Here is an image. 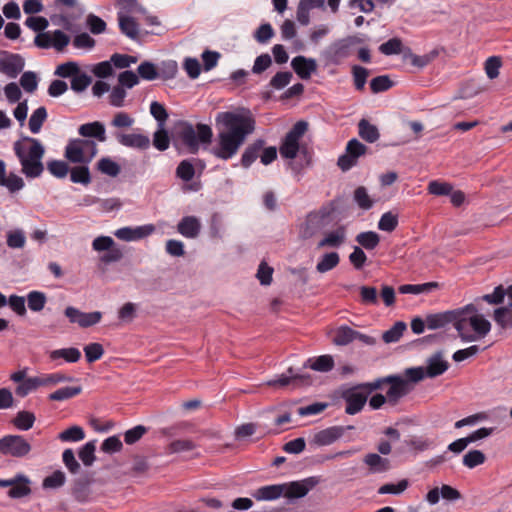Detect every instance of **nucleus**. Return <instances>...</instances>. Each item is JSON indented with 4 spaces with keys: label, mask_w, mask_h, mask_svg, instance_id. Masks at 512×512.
<instances>
[{
    "label": "nucleus",
    "mask_w": 512,
    "mask_h": 512,
    "mask_svg": "<svg viewBox=\"0 0 512 512\" xmlns=\"http://www.w3.org/2000/svg\"><path fill=\"white\" fill-rule=\"evenodd\" d=\"M289 376L282 375L278 379L270 380L267 382L269 386H287L289 384H295L298 383L301 384H308L310 381V377L306 375H300V374H294V370L292 367L288 369Z\"/></svg>",
    "instance_id": "29"
},
{
    "label": "nucleus",
    "mask_w": 512,
    "mask_h": 512,
    "mask_svg": "<svg viewBox=\"0 0 512 512\" xmlns=\"http://www.w3.org/2000/svg\"><path fill=\"white\" fill-rule=\"evenodd\" d=\"M397 226L398 216L391 211L384 213L378 222V228L385 232H392Z\"/></svg>",
    "instance_id": "57"
},
{
    "label": "nucleus",
    "mask_w": 512,
    "mask_h": 512,
    "mask_svg": "<svg viewBox=\"0 0 512 512\" xmlns=\"http://www.w3.org/2000/svg\"><path fill=\"white\" fill-rule=\"evenodd\" d=\"M92 78L86 73L79 72L71 79V89L76 93H81L91 84Z\"/></svg>",
    "instance_id": "60"
},
{
    "label": "nucleus",
    "mask_w": 512,
    "mask_h": 512,
    "mask_svg": "<svg viewBox=\"0 0 512 512\" xmlns=\"http://www.w3.org/2000/svg\"><path fill=\"white\" fill-rule=\"evenodd\" d=\"M360 301L364 305H376L378 304V292L375 287L372 286H361L359 288Z\"/></svg>",
    "instance_id": "58"
},
{
    "label": "nucleus",
    "mask_w": 512,
    "mask_h": 512,
    "mask_svg": "<svg viewBox=\"0 0 512 512\" xmlns=\"http://www.w3.org/2000/svg\"><path fill=\"white\" fill-rule=\"evenodd\" d=\"M97 169L110 177H116L120 173V166L108 157L101 158L97 163Z\"/></svg>",
    "instance_id": "47"
},
{
    "label": "nucleus",
    "mask_w": 512,
    "mask_h": 512,
    "mask_svg": "<svg viewBox=\"0 0 512 512\" xmlns=\"http://www.w3.org/2000/svg\"><path fill=\"white\" fill-rule=\"evenodd\" d=\"M339 261L340 257L337 252L326 253L317 263L316 270L319 273H326L335 268L339 264Z\"/></svg>",
    "instance_id": "41"
},
{
    "label": "nucleus",
    "mask_w": 512,
    "mask_h": 512,
    "mask_svg": "<svg viewBox=\"0 0 512 512\" xmlns=\"http://www.w3.org/2000/svg\"><path fill=\"white\" fill-rule=\"evenodd\" d=\"M368 147L356 138L348 141L345 154L338 158L337 165L342 171H348L358 162V158L365 155Z\"/></svg>",
    "instance_id": "9"
},
{
    "label": "nucleus",
    "mask_w": 512,
    "mask_h": 512,
    "mask_svg": "<svg viewBox=\"0 0 512 512\" xmlns=\"http://www.w3.org/2000/svg\"><path fill=\"white\" fill-rule=\"evenodd\" d=\"M449 368V363L443 359L442 351H437L427 360V366L425 369L426 376L429 378H435L442 375Z\"/></svg>",
    "instance_id": "20"
},
{
    "label": "nucleus",
    "mask_w": 512,
    "mask_h": 512,
    "mask_svg": "<svg viewBox=\"0 0 512 512\" xmlns=\"http://www.w3.org/2000/svg\"><path fill=\"white\" fill-rule=\"evenodd\" d=\"M358 134L368 143H374L380 137L378 128L364 118L361 119L358 123Z\"/></svg>",
    "instance_id": "31"
},
{
    "label": "nucleus",
    "mask_w": 512,
    "mask_h": 512,
    "mask_svg": "<svg viewBox=\"0 0 512 512\" xmlns=\"http://www.w3.org/2000/svg\"><path fill=\"white\" fill-rule=\"evenodd\" d=\"M354 85L357 90H363L369 75V71L362 66L354 65L352 67Z\"/></svg>",
    "instance_id": "63"
},
{
    "label": "nucleus",
    "mask_w": 512,
    "mask_h": 512,
    "mask_svg": "<svg viewBox=\"0 0 512 512\" xmlns=\"http://www.w3.org/2000/svg\"><path fill=\"white\" fill-rule=\"evenodd\" d=\"M346 240V228L341 225L336 230L329 232L326 236L318 243V248L324 247H340Z\"/></svg>",
    "instance_id": "26"
},
{
    "label": "nucleus",
    "mask_w": 512,
    "mask_h": 512,
    "mask_svg": "<svg viewBox=\"0 0 512 512\" xmlns=\"http://www.w3.org/2000/svg\"><path fill=\"white\" fill-rule=\"evenodd\" d=\"M118 23L120 31L127 36L128 38L132 40H137L139 37V24L136 22V20L128 16L126 14H123L122 12L118 13Z\"/></svg>",
    "instance_id": "25"
},
{
    "label": "nucleus",
    "mask_w": 512,
    "mask_h": 512,
    "mask_svg": "<svg viewBox=\"0 0 512 512\" xmlns=\"http://www.w3.org/2000/svg\"><path fill=\"white\" fill-rule=\"evenodd\" d=\"M406 328L407 325L405 322L397 321L389 330L382 334V340L385 343L397 342L403 335V332L406 330Z\"/></svg>",
    "instance_id": "43"
},
{
    "label": "nucleus",
    "mask_w": 512,
    "mask_h": 512,
    "mask_svg": "<svg viewBox=\"0 0 512 512\" xmlns=\"http://www.w3.org/2000/svg\"><path fill=\"white\" fill-rule=\"evenodd\" d=\"M176 176L185 181H191L195 176L194 165L189 160H182L176 168Z\"/></svg>",
    "instance_id": "52"
},
{
    "label": "nucleus",
    "mask_w": 512,
    "mask_h": 512,
    "mask_svg": "<svg viewBox=\"0 0 512 512\" xmlns=\"http://www.w3.org/2000/svg\"><path fill=\"white\" fill-rule=\"evenodd\" d=\"M31 449L30 443L21 435H5L0 439V453L4 456L23 458Z\"/></svg>",
    "instance_id": "8"
},
{
    "label": "nucleus",
    "mask_w": 512,
    "mask_h": 512,
    "mask_svg": "<svg viewBox=\"0 0 512 512\" xmlns=\"http://www.w3.org/2000/svg\"><path fill=\"white\" fill-rule=\"evenodd\" d=\"M14 151L26 177L36 178L42 174L44 166L41 159L44 156L45 149L38 139L22 136L14 143Z\"/></svg>",
    "instance_id": "3"
},
{
    "label": "nucleus",
    "mask_w": 512,
    "mask_h": 512,
    "mask_svg": "<svg viewBox=\"0 0 512 512\" xmlns=\"http://www.w3.org/2000/svg\"><path fill=\"white\" fill-rule=\"evenodd\" d=\"M344 433V426L328 427L317 432L312 439V443L317 446H327L340 439Z\"/></svg>",
    "instance_id": "17"
},
{
    "label": "nucleus",
    "mask_w": 512,
    "mask_h": 512,
    "mask_svg": "<svg viewBox=\"0 0 512 512\" xmlns=\"http://www.w3.org/2000/svg\"><path fill=\"white\" fill-rule=\"evenodd\" d=\"M41 387L40 377H29L15 388V394L18 397H26L28 394L36 391Z\"/></svg>",
    "instance_id": "36"
},
{
    "label": "nucleus",
    "mask_w": 512,
    "mask_h": 512,
    "mask_svg": "<svg viewBox=\"0 0 512 512\" xmlns=\"http://www.w3.org/2000/svg\"><path fill=\"white\" fill-rule=\"evenodd\" d=\"M47 169L49 172L57 177L64 178L69 172V166L66 162L62 160H52L47 163Z\"/></svg>",
    "instance_id": "64"
},
{
    "label": "nucleus",
    "mask_w": 512,
    "mask_h": 512,
    "mask_svg": "<svg viewBox=\"0 0 512 512\" xmlns=\"http://www.w3.org/2000/svg\"><path fill=\"white\" fill-rule=\"evenodd\" d=\"M394 83L388 75H380L370 81V88L373 93H380L389 90Z\"/></svg>",
    "instance_id": "53"
},
{
    "label": "nucleus",
    "mask_w": 512,
    "mask_h": 512,
    "mask_svg": "<svg viewBox=\"0 0 512 512\" xmlns=\"http://www.w3.org/2000/svg\"><path fill=\"white\" fill-rule=\"evenodd\" d=\"M304 367H309L319 372H328L334 367V359L331 355H322L315 359H308Z\"/></svg>",
    "instance_id": "32"
},
{
    "label": "nucleus",
    "mask_w": 512,
    "mask_h": 512,
    "mask_svg": "<svg viewBox=\"0 0 512 512\" xmlns=\"http://www.w3.org/2000/svg\"><path fill=\"white\" fill-rule=\"evenodd\" d=\"M0 55V72L10 78L17 77L24 68V58L19 54L9 53L7 51H2Z\"/></svg>",
    "instance_id": "13"
},
{
    "label": "nucleus",
    "mask_w": 512,
    "mask_h": 512,
    "mask_svg": "<svg viewBox=\"0 0 512 512\" xmlns=\"http://www.w3.org/2000/svg\"><path fill=\"white\" fill-rule=\"evenodd\" d=\"M456 313L457 308L444 312L428 314L426 316V325L432 330L444 328L449 324L454 326V323H456Z\"/></svg>",
    "instance_id": "16"
},
{
    "label": "nucleus",
    "mask_w": 512,
    "mask_h": 512,
    "mask_svg": "<svg viewBox=\"0 0 512 512\" xmlns=\"http://www.w3.org/2000/svg\"><path fill=\"white\" fill-rule=\"evenodd\" d=\"M72 495L78 502H85L90 495L88 482L78 479L74 481Z\"/></svg>",
    "instance_id": "50"
},
{
    "label": "nucleus",
    "mask_w": 512,
    "mask_h": 512,
    "mask_svg": "<svg viewBox=\"0 0 512 512\" xmlns=\"http://www.w3.org/2000/svg\"><path fill=\"white\" fill-rule=\"evenodd\" d=\"M80 67L78 63L68 61L57 66L54 74L62 78H73L76 74H79Z\"/></svg>",
    "instance_id": "51"
},
{
    "label": "nucleus",
    "mask_w": 512,
    "mask_h": 512,
    "mask_svg": "<svg viewBox=\"0 0 512 512\" xmlns=\"http://www.w3.org/2000/svg\"><path fill=\"white\" fill-rule=\"evenodd\" d=\"M137 73L139 78L147 81H153L159 78L158 67L150 61H143L138 66Z\"/></svg>",
    "instance_id": "42"
},
{
    "label": "nucleus",
    "mask_w": 512,
    "mask_h": 512,
    "mask_svg": "<svg viewBox=\"0 0 512 512\" xmlns=\"http://www.w3.org/2000/svg\"><path fill=\"white\" fill-rule=\"evenodd\" d=\"M98 152L92 140L72 139L65 148V158L71 163L89 164Z\"/></svg>",
    "instance_id": "6"
},
{
    "label": "nucleus",
    "mask_w": 512,
    "mask_h": 512,
    "mask_svg": "<svg viewBox=\"0 0 512 512\" xmlns=\"http://www.w3.org/2000/svg\"><path fill=\"white\" fill-rule=\"evenodd\" d=\"M363 462L369 467L371 473H383L391 468L390 460L377 453L366 454Z\"/></svg>",
    "instance_id": "23"
},
{
    "label": "nucleus",
    "mask_w": 512,
    "mask_h": 512,
    "mask_svg": "<svg viewBox=\"0 0 512 512\" xmlns=\"http://www.w3.org/2000/svg\"><path fill=\"white\" fill-rule=\"evenodd\" d=\"M64 315L69 319L70 323H77L82 328L94 326L102 318V313L99 311L85 313L72 306L65 308Z\"/></svg>",
    "instance_id": "12"
},
{
    "label": "nucleus",
    "mask_w": 512,
    "mask_h": 512,
    "mask_svg": "<svg viewBox=\"0 0 512 512\" xmlns=\"http://www.w3.org/2000/svg\"><path fill=\"white\" fill-rule=\"evenodd\" d=\"M78 133L82 137L95 138L100 142H105L107 139L105 126L103 123L99 121H94L81 125L78 129Z\"/></svg>",
    "instance_id": "24"
},
{
    "label": "nucleus",
    "mask_w": 512,
    "mask_h": 512,
    "mask_svg": "<svg viewBox=\"0 0 512 512\" xmlns=\"http://www.w3.org/2000/svg\"><path fill=\"white\" fill-rule=\"evenodd\" d=\"M70 179L73 183L88 185L91 183V174L88 164L75 166L70 170Z\"/></svg>",
    "instance_id": "37"
},
{
    "label": "nucleus",
    "mask_w": 512,
    "mask_h": 512,
    "mask_svg": "<svg viewBox=\"0 0 512 512\" xmlns=\"http://www.w3.org/2000/svg\"><path fill=\"white\" fill-rule=\"evenodd\" d=\"M36 417L34 413L30 411H19L16 416L12 419L11 423L18 429L22 431H27L31 429L35 423Z\"/></svg>",
    "instance_id": "33"
},
{
    "label": "nucleus",
    "mask_w": 512,
    "mask_h": 512,
    "mask_svg": "<svg viewBox=\"0 0 512 512\" xmlns=\"http://www.w3.org/2000/svg\"><path fill=\"white\" fill-rule=\"evenodd\" d=\"M47 118V110L41 106L37 108L29 118V129L32 133L36 134L41 130L43 123Z\"/></svg>",
    "instance_id": "44"
},
{
    "label": "nucleus",
    "mask_w": 512,
    "mask_h": 512,
    "mask_svg": "<svg viewBox=\"0 0 512 512\" xmlns=\"http://www.w3.org/2000/svg\"><path fill=\"white\" fill-rule=\"evenodd\" d=\"M28 307L33 312H40L45 307L47 297L40 291H31L27 295Z\"/></svg>",
    "instance_id": "45"
},
{
    "label": "nucleus",
    "mask_w": 512,
    "mask_h": 512,
    "mask_svg": "<svg viewBox=\"0 0 512 512\" xmlns=\"http://www.w3.org/2000/svg\"><path fill=\"white\" fill-rule=\"evenodd\" d=\"M403 43L402 40L394 37L389 39L388 41L382 43L379 46V51L384 55H395L400 54L402 52Z\"/></svg>",
    "instance_id": "54"
},
{
    "label": "nucleus",
    "mask_w": 512,
    "mask_h": 512,
    "mask_svg": "<svg viewBox=\"0 0 512 512\" xmlns=\"http://www.w3.org/2000/svg\"><path fill=\"white\" fill-rule=\"evenodd\" d=\"M385 381L390 385L386 397L388 403L392 406L397 405L399 400L411 391V385L408 383V380L400 375H388Z\"/></svg>",
    "instance_id": "10"
},
{
    "label": "nucleus",
    "mask_w": 512,
    "mask_h": 512,
    "mask_svg": "<svg viewBox=\"0 0 512 512\" xmlns=\"http://www.w3.org/2000/svg\"><path fill=\"white\" fill-rule=\"evenodd\" d=\"M59 358H63L65 361L69 363H75L79 361V359L81 358V352L79 351V349L71 347L53 350L50 353L51 360H57Z\"/></svg>",
    "instance_id": "38"
},
{
    "label": "nucleus",
    "mask_w": 512,
    "mask_h": 512,
    "mask_svg": "<svg viewBox=\"0 0 512 512\" xmlns=\"http://www.w3.org/2000/svg\"><path fill=\"white\" fill-rule=\"evenodd\" d=\"M362 42L363 39L356 35H351L343 39H340L333 43V45L331 46L333 56L339 59L346 58L350 55V49Z\"/></svg>",
    "instance_id": "21"
},
{
    "label": "nucleus",
    "mask_w": 512,
    "mask_h": 512,
    "mask_svg": "<svg viewBox=\"0 0 512 512\" xmlns=\"http://www.w3.org/2000/svg\"><path fill=\"white\" fill-rule=\"evenodd\" d=\"M95 442H87L79 451V458L85 466H91L95 461Z\"/></svg>",
    "instance_id": "61"
},
{
    "label": "nucleus",
    "mask_w": 512,
    "mask_h": 512,
    "mask_svg": "<svg viewBox=\"0 0 512 512\" xmlns=\"http://www.w3.org/2000/svg\"><path fill=\"white\" fill-rule=\"evenodd\" d=\"M177 230L184 237L193 239L199 235L201 224L195 216H185L178 223Z\"/></svg>",
    "instance_id": "22"
},
{
    "label": "nucleus",
    "mask_w": 512,
    "mask_h": 512,
    "mask_svg": "<svg viewBox=\"0 0 512 512\" xmlns=\"http://www.w3.org/2000/svg\"><path fill=\"white\" fill-rule=\"evenodd\" d=\"M85 357L88 363H93L99 360L104 354V348L102 344L94 342L87 344L84 347Z\"/></svg>",
    "instance_id": "59"
},
{
    "label": "nucleus",
    "mask_w": 512,
    "mask_h": 512,
    "mask_svg": "<svg viewBox=\"0 0 512 512\" xmlns=\"http://www.w3.org/2000/svg\"><path fill=\"white\" fill-rule=\"evenodd\" d=\"M320 480L316 476H311L300 481L283 483L285 486L284 497L288 499H298L305 497L310 490L319 484Z\"/></svg>",
    "instance_id": "11"
},
{
    "label": "nucleus",
    "mask_w": 512,
    "mask_h": 512,
    "mask_svg": "<svg viewBox=\"0 0 512 512\" xmlns=\"http://www.w3.org/2000/svg\"><path fill=\"white\" fill-rule=\"evenodd\" d=\"M85 433L82 427L74 425L61 432L58 438L64 442H77L83 440Z\"/></svg>",
    "instance_id": "49"
},
{
    "label": "nucleus",
    "mask_w": 512,
    "mask_h": 512,
    "mask_svg": "<svg viewBox=\"0 0 512 512\" xmlns=\"http://www.w3.org/2000/svg\"><path fill=\"white\" fill-rule=\"evenodd\" d=\"M327 222H323L317 214L309 212L304 223L300 226V236L303 239H309L326 226Z\"/></svg>",
    "instance_id": "19"
},
{
    "label": "nucleus",
    "mask_w": 512,
    "mask_h": 512,
    "mask_svg": "<svg viewBox=\"0 0 512 512\" xmlns=\"http://www.w3.org/2000/svg\"><path fill=\"white\" fill-rule=\"evenodd\" d=\"M150 113L158 122V127L165 126L169 115L164 105L157 101H153L150 105Z\"/></svg>",
    "instance_id": "62"
},
{
    "label": "nucleus",
    "mask_w": 512,
    "mask_h": 512,
    "mask_svg": "<svg viewBox=\"0 0 512 512\" xmlns=\"http://www.w3.org/2000/svg\"><path fill=\"white\" fill-rule=\"evenodd\" d=\"M293 78V74L290 71H279L270 80L269 86L276 90L285 88Z\"/></svg>",
    "instance_id": "56"
},
{
    "label": "nucleus",
    "mask_w": 512,
    "mask_h": 512,
    "mask_svg": "<svg viewBox=\"0 0 512 512\" xmlns=\"http://www.w3.org/2000/svg\"><path fill=\"white\" fill-rule=\"evenodd\" d=\"M338 393L340 398L346 402L345 413L348 415H356L361 412L369 397L360 384L342 385Z\"/></svg>",
    "instance_id": "7"
},
{
    "label": "nucleus",
    "mask_w": 512,
    "mask_h": 512,
    "mask_svg": "<svg viewBox=\"0 0 512 512\" xmlns=\"http://www.w3.org/2000/svg\"><path fill=\"white\" fill-rule=\"evenodd\" d=\"M454 328L463 342L484 338L491 329V323L479 313L474 303L457 308Z\"/></svg>",
    "instance_id": "2"
},
{
    "label": "nucleus",
    "mask_w": 512,
    "mask_h": 512,
    "mask_svg": "<svg viewBox=\"0 0 512 512\" xmlns=\"http://www.w3.org/2000/svg\"><path fill=\"white\" fill-rule=\"evenodd\" d=\"M284 489H285V486H283V484H274V485L263 486V487L258 488L253 493V497L256 500H267V501L275 500V499H278L279 497H281L282 495L284 496Z\"/></svg>",
    "instance_id": "28"
},
{
    "label": "nucleus",
    "mask_w": 512,
    "mask_h": 512,
    "mask_svg": "<svg viewBox=\"0 0 512 512\" xmlns=\"http://www.w3.org/2000/svg\"><path fill=\"white\" fill-rule=\"evenodd\" d=\"M170 137L164 126L158 127L153 134V146L159 151H165L169 148Z\"/></svg>",
    "instance_id": "48"
},
{
    "label": "nucleus",
    "mask_w": 512,
    "mask_h": 512,
    "mask_svg": "<svg viewBox=\"0 0 512 512\" xmlns=\"http://www.w3.org/2000/svg\"><path fill=\"white\" fill-rule=\"evenodd\" d=\"M355 240L366 250H373L379 245L380 236L374 231H366L359 233Z\"/></svg>",
    "instance_id": "35"
},
{
    "label": "nucleus",
    "mask_w": 512,
    "mask_h": 512,
    "mask_svg": "<svg viewBox=\"0 0 512 512\" xmlns=\"http://www.w3.org/2000/svg\"><path fill=\"white\" fill-rule=\"evenodd\" d=\"M356 330L347 325L340 326L333 338V343L338 346H345L355 340Z\"/></svg>",
    "instance_id": "34"
},
{
    "label": "nucleus",
    "mask_w": 512,
    "mask_h": 512,
    "mask_svg": "<svg viewBox=\"0 0 512 512\" xmlns=\"http://www.w3.org/2000/svg\"><path fill=\"white\" fill-rule=\"evenodd\" d=\"M264 145L265 141L263 139H257L253 143L249 144L241 156L242 167L249 168L259 157V153L264 148Z\"/></svg>",
    "instance_id": "27"
},
{
    "label": "nucleus",
    "mask_w": 512,
    "mask_h": 512,
    "mask_svg": "<svg viewBox=\"0 0 512 512\" xmlns=\"http://www.w3.org/2000/svg\"><path fill=\"white\" fill-rule=\"evenodd\" d=\"M353 200L362 210H369L374 205V201L370 198L368 191L364 186H359L354 190Z\"/></svg>",
    "instance_id": "39"
},
{
    "label": "nucleus",
    "mask_w": 512,
    "mask_h": 512,
    "mask_svg": "<svg viewBox=\"0 0 512 512\" xmlns=\"http://www.w3.org/2000/svg\"><path fill=\"white\" fill-rule=\"evenodd\" d=\"M216 123L224 128L217 134V144L211 149V154L220 160L227 161L233 158L252 134L256 122L250 111L239 113L234 111L220 112L216 116Z\"/></svg>",
    "instance_id": "1"
},
{
    "label": "nucleus",
    "mask_w": 512,
    "mask_h": 512,
    "mask_svg": "<svg viewBox=\"0 0 512 512\" xmlns=\"http://www.w3.org/2000/svg\"><path fill=\"white\" fill-rule=\"evenodd\" d=\"M114 136L121 145L126 147L141 150H146L150 147L149 137L143 134H124L121 132H115Z\"/></svg>",
    "instance_id": "18"
},
{
    "label": "nucleus",
    "mask_w": 512,
    "mask_h": 512,
    "mask_svg": "<svg viewBox=\"0 0 512 512\" xmlns=\"http://www.w3.org/2000/svg\"><path fill=\"white\" fill-rule=\"evenodd\" d=\"M82 392L81 386L62 387L53 393L49 394L48 398L51 401H64L79 395Z\"/></svg>",
    "instance_id": "40"
},
{
    "label": "nucleus",
    "mask_w": 512,
    "mask_h": 512,
    "mask_svg": "<svg viewBox=\"0 0 512 512\" xmlns=\"http://www.w3.org/2000/svg\"><path fill=\"white\" fill-rule=\"evenodd\" d=\"M17 484L11 486L8 491V496L13 499H19L31 494V488L29 486L30 480L23 474L16 475Z\"/></svg>",
    "instance_id": "30"
},
{
    "label": "nucleus",
    "mask_w": 512,
    "mask_h": 512,
    "mask_svg": "<svg viewBox=\"0 0 512 512\" xmlns=\"http://www.w3.org/2000/svg\"><path fill=\"white\" fill-rule=\"evenodd\" d=\"M308 130V122L300 120L285 135L279 147L280 155L285 159L293 160L298 153L306 160V165L310 164V155L306 147H300V139Z\"/></svg>",
    "instance_id": "4"
},
{
    "label": "nucleus",
    "mask_w": 512,
    "mask_h": 512,
    "mask_svg": "<svg viewBox=\"0 0 512 512\" xmlns=\"http://www.w3.org/2000/svg\"><path fill=\"white\" fill-rule=\"evenodd\" d=\"M485 460L486 456L480 450H470L463 456V464L470 469L483 464Z\"/></svg>",
    "instance_id": "55"
},
{
    "label": "nucleus",
    "mask_w": 512,
    "mask_h": 512,
    "mask_svg": "<svg viewBox=\"0 0 512 512\" xmlns=\"http://www.w3.org/2000/svg\"><path fill=\"white\" fill-rule=\"evenodd\" d=\"M291 67L301 79L308 80L312 73L317 70V62L313 58H306L300 55L292 59Z\"/></svg>",
    "instance_id": "15"
},
{
    "label": "nucleus",
    "mask_w": 512,
    "mask_h": 512,
    "mask_svg": "<svg viewBox=\"0 0 512 512\" xmlns=\"http://www.w3.org/2000/svg\"><path fill=\"white\" fill-rule=\"evenodd\" d=\"M66 482V475L61 470L54 471L51 475L44 478L42 487L44 489H58Z\"/></svg>",
    "instance_id": "46"
},
{
    "label": "nucleus",
    "mask_w": 512,
    "mask_h": 512,
    "mask_svg": "<svg viewBox=\"0 0 512 512\" xmlns=\"http://www.w3.org/2000/svg\"><path fill=\"white\" fill-rule=\"evenodd\" d=\"M178 136L189 152L196 154L199 151L200 144H211L213 131L208 124L198 123L194 127L191 123L183 122L178 131Z\"/></svg>",
    "instance_id": "5"
},
{
    "label": "nucleus",
    "mask_w": 512,
    "mask_h": 512,
    "mask_svg": "<svg viewBox=\"0 0 512 512\" xmlns=\"http://www.w3.org/2000/svg\"><path fill=\"white\" fill-rule=\"evenodd\" d=\"M155 231L152 224L132 227H122L115 231L114 235L123 241H135L151 235Z\"/></svg>",
    "instance_id": "14"
}]
</instances>
